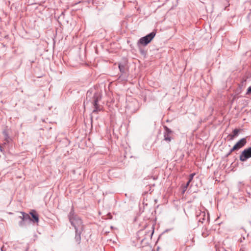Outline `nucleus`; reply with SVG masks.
<instances>
[{
    "label": "nucleus",
    "instance_id": "obj_17",
    "mask_svg": "<svg viewBox=\"0 0 251 251\" xmlns=\"http://www.w3.org/2000/svg\"><path fill=\"white\" fill-rule=\"evenodd\" d=\"M3 134H4V136H5V140L6 141L8 142L9 141V140H10V138L8 136V135L7 134V133H6V132L5 131H4L3 132Z\"/></svg>",
    "mask_w": 251,
    "mask_h": 251
},
{
    "label": "nucleus",
    "instance_id": "obj_11",
    "mask_svg": "<svg viewBox=\"0 0 251 251\" xmlns=\"http://www.w3.org/2000/svg\"><path fill=\"white\" fill-rule=\"evenodd\" d=\"M30 214L31 215L32 218L33 219V221L35 223L39 222V217L37 214L36 213V211L35 210H33L32 211L30 212Z\"/></svg>",
    "mask_w": 251,
    "mask_h": 251
},
{
    "label": "nucleus",
    "instance_id": "obj_5",
    "mask_svg": "<svg viewBox=\"0 0 251 251\" xmlns=\"http://www.w3.org/2000/svg\"><path fill=\"white\" fill-rule=\"evenodd\" d=\"M145 232L146 230L143 229L140 230L137 233V239L141 244H143V242L146 240V237H145Z\"/></svg>",
    "mask_w": 251,
    "mask_h": 251
},
{
    "label": "nucleus",
    "instance_id": "obj_23",
    "mask_svg": "<svg viewBox=\"0 0 251 251\" xmlns=\"http://www.w3.org/2000/svg\"><path fill=\"white\" fill-rule=\"evenodd\" d=\"M231 152H230V151H229V152H228V153L227 155H229V154H231Z\"/></svg>",
    "mask_w": 251,
    "mask_h": 251
},
{
    "label": "nucleus",
    "instance_id": "obj_14",
    "mask_svg": "<svg viewBox=\"0 0 251 251\" xmlns=\"http://www.w3.org/2000/svg\"><path fill=\"white\" fill-rule=\"evenodd\" d=\"M119 68L121 73L125 72V65L122 64H119Z\"/></svg>",
    "mask_w": 251,
    "mask_h": 251
},
{
    "label": "nucleus",
    "instance_id": "obj_6",
    "mask_svg": "<svg viewBox=\"0 0 251 251\" xmlns=\"http://www.w3.org/2000/svg\"><path fill=\"white\" fill-rule=\"evenodd\" d=\"M144 230H146L145 237H146V240H148L151 239L153 234L154 232V227L152 226L151 227L147 226L146 227Z\"/></svg>",
    "mask_w": 251,
    "mask_h": 251
},
{
    "label": "nucleus",
    "instance_id": "obj_10",
    "mask_svg": "<svg viewBox=\"0 0 251 251\" xmlns=\"http://www.w3.org/2000/svg\"><path fill=\"white\" fill-rule=\"evenodd\" d=\"M199 219H198V221L199 222L203 223V221L205 220L206 218L208 219V216H206L205 213L204 212H201L199 216Z\"/></svg>",
    "mask_w": 251,
    "mask_h": 251
},
{
    "label": "nucleus",
    "instance_id": "obj_13",
    "mask_svg": "<svg viewBox=\"0 0 251 251\" xmlns=\"http://www.w3.org/2000/svg\"><path fill=\"white\" fill-rule=\"evenodd\" d=\"M164 139L167 142H170L172 140L171 134L164 133Z\"/></svg>",
    "mask_w": 251,
    "mask_h": 251
},
{
    "label": "nucleus",
    "instance_id": "obj_22",
    "mask_svg": "<svg viewBox=\"0 0 251 251\" xmlns=\"http://www.w3.org/2000/svg\"><path fill=\"white\" fill-rule=\"evenodd\" d=\"M0 151H1V152L3 151V150L2 149V147L1 146H0Z\"/></svg>",
    "mask_w": 251,
    "mask_h": 251
},
{
    "label": "nucleus",
    "instance_id": "obj_4",
    "mask_svg": "<svg viewBox=\"0 0 251 251\" xmlns=\"http://www.w3.org/2000/svg\"><path fill=\"white\" fill-rule=\"evenodd\" d=\"M251 157V147L245 149L240 155V160L245 161Z\"/></svg>",
    "mask_w": 251,
    "mask_h": 251
},
{
    "label": "nucleus",
    "instance_id": "obj_3",
    "mask_svg": "<svg viewBox=\"0 0 251 251\" xmlns=\"http://www.w3.org/2000/svg\"><path fill=\"white\" fill-rule=\"evenodd\" d=\"M156 33L154 31L150 33L147 35L141 38L137 42V45L139 47L140 46H145L149 44L151 40L154 38Z\"/></svg>",
    "mask_w": 251,
    "mask_h": 251
},
{
    "label": "nucleus",
    "instance_id": "obj_7",
    "mask_svg": "<svg viewBox=\"0 0 251 251\" xmlns=\"http://www.w3.org/2000/svg\"><path fill=\"white\" fill-rule=\"evenodd\" d=\"M246 143V139L245 138H242L234 146V149L239 150L243 147Z\"/></svg>",
    "mask_w": 251,
    "mask_h": 251
},
{
    "label": "nucleus",
    "instance_id": "obj_16",
    "mask_svg": "<svg viewBox=\"0 0 251 251\" xmlns=\"http://www.w3.org/2000/svg\"><path fill=\"white\" fill-rule=\"evenodd\" d=\"M27 223V222L24 221L23 220H21V221L19 223V225L20 227H24L25 226Z\"/></svg>",
    "mask_w": 251,
    "mask_h": 251
},
{
    "label": "nucleus",
    "instance_id": "obj_20",
    "mask_svg": "<svg viewBox=\"0 0 251 251\" xmlns=\"http://www.w3.org/2000/svg\"><path fill=\"white\" fill-rule=\"evenodd\" d=\"M251 93V86L249 87L247 90V92L246 93L247 95H249Z\"/></svg>",
    "mask_w": 251,
    "mask_h": 251
},
{
    "label": "nucleus",
    "instance_id": "obj_8",
    "mask_svg": "<svg viewBox=\"0 0 251 251\" xmlns=\"http://www.w3.org/2000/svg\"><path fill=\"white\" fill-rule=\"evenodd\" d=\"M83 230L75 231V240L77 244H79L81 242V234Z\"/></svg>",
    "mask_w": 251,
    "mask_h": 251
},
{
    "label": "nucleus",
    "instance_id": "obj_12",
    "mask_svg": "<svg viewBox=\"0 0 251 251\" xmlns=\"http://www.w3.org/2000/svg\"><path fill=\"white\" fill-rule=\"evenodd\" d=\"M240 131V130L238 129H235L233 130L232 134L229 135L230 136V139H233L235 137L237 136Z\"/></svg>",
    "mask_w": 251,
    "mask_h": 251
},
{
    "label": "nucleus",
    "instance_id": "obj_1",
    "mask_svg": "<svg viewBox=\"0 0 251 251\" xmlns=\"http://www.w3.org/2000/svg\"><path fill=\"white\" fill-rule=\"evenodd\" d=\"M68 218L75 231L84 230V225L82 220L78 215L75 214L73 208L71 209L68 215Z\"/></svg>",
    "mask_w": 251,
    "mask_h": 251
},
{
    "label": "nucleus",
    "instance_id": "obj_21",
    "mask_svg": "<svg viewBox=\"0 0 251 251\" xmlns=\"http://www.w3.org/2000/svg\"><path fill=\"white\" fill-rule=\"evenodd\" d=\"M235 150H237V149H234V146H233V148L230 150V152H232L233 151H234Z\"/></svg>",
    "mask_w": 251,
    "mask_h": 251
},
{
    "label": "nucleus",
    "instance_id": "obj_18",
    "mask_svg": "<svg viewBox=\"0 0 251 251\" xmlns=\"http://www.w3.org/2000/svg\"><path fill=\"white\" fill-rule=\"evenodd\" d=\"M191 182H189V181L186 183V184H185V186L183 188V193H184V192L186 190L187 187H188L190 183Z\"/></svg>",
    "mask_w": 251,
    "mask_h": 251
},
{
    "label": "nucleus",
    "instance_id": "obj_2",
    "mask_svg": "<svg viewBox=\"0 0 251 251\" xmlns=\"http://www.w3.org/2000/svg\"><path fill=\"white\" fill-rule=\"evenodd\" d=\"M102 95L100 92L95 93L93 97L92 104L94 107L93 113L98 114L103 110V106L100 104Z\"/></svg>",
    "mask_w": 251,
    "mask_h": 251
},
{
    "label": "nucleus",
    "instance_id": "obj_19",
    "mask_svg": "<svg viewBox=\"0 0 251 251\" xmlns=\"http://www.w3.org/2000/svg\"><path fill=\"white\" fill-rule=\"evenodd\" d=\"M195 175V173L191 174L189 177V181L191 182V181L193 180L194 176Z\"/></svg>",
    "mask_w": 251,
    "mask_h": 251
},
{
    "label": "nucleus",
    "instance_id": "obj_9",
    "mask_svg": "<svg viewBox=\"0 0 251 251\" xmlns=\"http://www.w3.org/2000/svg\"><path fill=\"white\" fill-rule=\"evenodd\" d=\"M21 213L22 214V216H19V218L21 220H23L27 223H30L31 222V219L28 214H26L24 212H22Z\"/></svg>",
    "mask_w": 251,
    "mask_h": 251
},
{
    "label": "nucleus",
    "instance_id": "obj_15",
    "mask_svg": "<svg viewBox=\"0 0 251 251\" xmlns=\"http://www.w3.org/2000/svg\"><path fill=\"white\" fill-rule=\"evenodd\" d=\"M164 127V129H165V132H164V133H165V134H167L168 133V134H172V131L170 128H169L166 126H165Z\"/></svg>",
    "mask_w": 251,
    "mask_h": 251
}]
</instances>
